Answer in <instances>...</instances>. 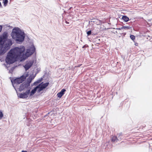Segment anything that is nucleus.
Segmentation results:
<instances>
[{
  "mask_svg": "<svg viewBox=\"0 0 152 152\" xmlns=\"http://www.w3.org/2000/svg\"><path fill=\"white\" fill-rule=\"evenodd\" d=\"M7 34H3L0 37V53H2L4 49L8 50L12 45L10 40H7Z\"/></svg>",
  "mask_w": 152,
  "mask_h": 152,
  "instance_id": "3",
  "label": "nucleus"
},
{
  "mask_svg": "<svg viewBox=\"0 0 152 152\" xmlns=\"http://www.w3.org/2000/svg\"><path fill=\"white\" fill-rule=\"evenodd\" d=\"M12 36L13 38L19 42L23 41L25 37L24 33L18 28L13 29Z\"/></svg>",
  "mask_w": 152,
  "mask_h": 152,
  "instance_id": "4",
  "label": "nucleus"
},
{
  "mask_svg": "<svg viewBox=\"0 0 152 152\" xmlns=\"http://www.w3.org/2000/svg\"><path fill=\"white\" fill-rule=\"evenodd\" d=\"M28 76V74L24 75L21 76L20 77L15 79L14 80V82H12L13 86L16 90V88H17V85L22 83Z\"/></svg>",
  "mask_w": 152,
  "mask_h": 152,
  "instance_id": "6",
  "label": "nucleus"
},
{
  "mask_svg": "<svg viewBox=\"0 0 152 152\" xmlns=\"http://www.w3.org/2000/svg\"><path fill=\"white\" fill-rule=\"evenodd\" d=\"M22 152H27V151H22Z\"/></svg>",
  "mask_w": 152,
  "mask_h": 152,
  "instance_id": "22",
  "label": "nucleus"
},
{
  "mask_svg": "<svg viewBox=\"0 0 152 152\" xmlns=\"http://www.w3.org/2000/svg\"><path fill=\"white\" fill-rule=\"evenodd\" d=\"M20 50L18 47H16L11 50L8 53L6 58V62L8 64H12L17 60L20 61L21 58L19 51Z\"/></svg>",
  "mask_w": 152,
  "mask_h": 152,
  "instance_id": "1",
  "label": "nucleus"
},
{
  "mask_svg": "<svg viewBox=\"0 0 152 152\" xmlns=\"http://www.w3.org/2000/svg\"><path fill=\"white\" fill-rule=\"evenodd\" d=\"M65 89H62L60 92L57 94V96L58 97L61 98L64 94V92L66 91Z\"/></svg>",
  "mask_w": 152,
  "mask_h": 152,
  "instance_id": "11",
  "label": "nucleus"
},
{
  "mask_svg": "<svg viewBox=\"0 0 152 152\" xmlns=\"http://www.w3.org/2000/svg\"><path fill=\"white\" fill-rule=\"evenodd\" d=\"M49 84V83L48 82L45 83L42 82L34 89H32L31 92H30L29 94V96H32L36 93V91L38 93L40 92L41 91L46 88L48 86Z\"/></svg>",
  "mask_w": 152,
  "mask_h": 152,
  "instance_id": "5",
  "label": "nucleus"
},
{
  "mask_svg": "<svg viewBox=\"0 0 152 152\" xmlns=\"http://www.w3.org/2000/svg\"><path fill=\"white\" fill-rule=\"evenodd\" d=\"M122 19L125 22H127L129 20V18L126 16H124L122 17Z\"/></svg>",
  "mask_w": 152,
  "mask_h": 152,
  "instance_id": "12",
  "label": "nucleus"
},
{
  "mask_svg": "<svg viewBox=\"0 0 152 152\" xmlns=\"http://www.w3.org/2000/svg\"><path fill=\"white\" fill-rule=\"evenodd\" d=\"M42 78H41L40 79H39L36 82H35L34 83V85H36L37 84L40 83L42 81Z\"/></svg>",
  "mask_w": 152,
  "mask_h": 152,
  "instance_id": "14",
  "label": "nucleus"
},
{
  "mask_svg": "<svg viewBox=\"0 0 152 152\" xmlns=\"http://www.w3.org/2000/svg\"><path fill=\"white\" fill-rule=\"evenodd\" d=\"M123 28L124 29H130V27L129 26H125L123 27Z\"/></svg>",
  "mask_w": 152,
  "mask_h": 152,
  "instance_id": "18",
  "label": "nucleus"
},
{
  "mask_svg": "<svg viewBox=\"0 0 152 152\" xmlns=\"http://www.w3.org/2000/svg\"><path fill=\"white\" fill-rule=\"evenodd\" d=\"M28 87L29 86H28L26 84V83L24 82L22 84H20L19 86V88H17L18 89L19 91H21L23 90H27Z\"/></svg>",
  "mask_w": 152,
  "mask_h": 152,
  "instance_id": "8",
  "label": "nucleus"
},
{
  "mask_svg": "<svg viewBox=\"0 0 152 152\" xmlns=\"http://www.w3.org/2000/svg\"><path fill=\"white\" fill-rule=\"evenodd\" d=\"M130 37L132 40H134L135 39V36L132 35H130Z\"/></svg>",
  "mask_w": 152,
  "mask_h": 152,
  "instance_id": "17",
  "label": "nucleus"
},
{
  "mask_svg": "<svg viewBox=\"0 0 152 152\" xmlns=\"http://www.w3.org/2000/svg\"><path fill=\"white\" fill-rule=\"evenodd\" d=\"M34 77L32 75H30L28 78L27 79V82L26 83V84L29 86L30 83L31 82L32 79H34Z\"/></svg>",
  "mask_w": 152,
  "mask_h": 152,
  "instance_id": "10",
  "label": "nucleus"
},
{
  "mask_svg": "<svg viewBox=\"0 0 152 152\" xmlns=\"http://www.w3.org/2000/svg\"><path fill=\"white\" fill-rule=\"evenodd\" d=\"M1 6V3L0 2V7Z\"/></svg>",
  "mask_w": 152,
  "mask_h": 152,
  "instance_id": "23",
  "label": "nucleus"
},
{
  "mask_svg": "<svg viewBox=\"0 0 152 152\" xmlns=\"http://www.w3.org/2000/svg\"><path fill=\"white\" fill-rule=\"evenodd\" d=\"M3 116V115L2 111L0 110V119H1Z\"/></svg>",
  "mask_w": 152,
  "mask_h": 152,
  "instance_id": "16",
  "label": "nucleus"
},
{
  "mask_svg": "<svg viewBox=\"0 0 152 152\" xmlns=\"http://www.w3.org/2000/svg\"><path fill=\"white\" fill-rule=\"evenodd\" d=\"M122 29H123V27L117 28V29H119V30H121Z\"/></svg>",
  "mask_w": 152,
  "mask_h": 152,
  "instance_id": "21",
  "label": "nucleus"
},
{
  "mask_svg": "<svg viewBox=\"0 0 152 152\" xmlns=\"http://www.w3.org/2000/svg\"><path fill=\"white\" fill-rule=\"evenodd\" d=\"M20 49L18 51L20 54V56L21 58L20 61H22L26 59L27 58L32 54L35 51V48L34 46L30 48L29 49L26 50V52L24 54V52L25 48L24 46H20L18 47Z\"/></svg>",
  "mask_w": 152,
  "mask_h": 152,
  "instance_id": "2",
  "label": "nucleus"
},
{
  "mask_svg": "<svg viewBox=\"0 0 152 152\" xmlns=\"http://www.w3.org/2000/svg\"><path fill=\"white\" fill-rule=\"evenodd\" d=\"M8 2V1L7 0H5L3 1V3H4V5L5 6H6L7 5V4Z\"/></svg>",
  "mask_w": 152,
  "mask_h": 152,
  "instance_id": "15",
  "label": "nucleus"
},
{
  "mask_svg": "<svg viewBox=\"0 0 152 152\" xmlns=\"http://www.w3.org/2000/svg\"><path fill=\"white\" fill-rule=\"evenodd\" d=\"M33 63V61H27L26 64L24 66L25 68V69L26 70H27L30 68L32 65Z\"/></svg>",
  "mask_w": 152,
  "mask_h": 152,
  "instance_id": "9",
  "label": "nucleus"
},
{
  "mask_svg": "<svg viewBox=\"0 0 152 152\" xmlns=\"http://www.w3.org/2000/svg\"><path fill=\"white\" fill-rule=\"evenodd\" d=\"M2 28V26H0V32L1 31Z\"/></svg>",
  "mask_w": 152,
  "mask_h": 152,
  "instance_id": "20",
  "label": "nucleus"
},
{
  "mask_svg": "<svg viewBox=\"0 0 152 152\" xmlns=\"http://www.w3.org/2000/svg\"><path fill=\"white\" fill-rule=\"evenodd\" d=\"M30 92V89L27 90L25 93H20L18 94V96L20 98H26L28 97Z\"/></svg>",
  "mask_w": 152,
  "mask_h": 152,
  "instance_id": "7",
  "label": "nucleus"
},
{
  "mask_svg": "<svg viewBox=\"0 0 152 152\" xmlns=\"http://www.w3.org/2000/svg\"><path fill=\"white\" fill-rule=\"evenodd\" d=\"M91 31H88L87 32V34L88 35H90L91 34Z\"/></svg>",
  "mask_w": 152,
  "mask_h": 152,
  "instance_id": "19",
  "label": "nucleus"
},
{
  "mask_svg": "<svg viewBox=\"0 0 152 152\" xmlns=\"http://www.w3.org/2000/svg\"><path fill=\"white\" fill-rule=\"evenodd\" d=\"M111 140L113 142H117L118 140V139H117L116 137L113 136L112 137Z\"/></svg>",
  "mask_w": 152,
  "mask_h": 152,
  "instance_id": "13",
  "label": "nucleus"
}]
</instances>
